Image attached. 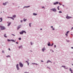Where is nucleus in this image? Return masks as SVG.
<instances>
[{"label":"nucleus","instance_id":"62","mask_svg":"<svg viewBox=\"0 0 73 73\" xmlns=\"http://www.w3.org/2000/svg\"><path fill=\"white\" fill-rule=\"evenodd\" d=\"M30 52H32V51H31V50H30Z\"/></svg>","mask_w":73,"mask_h":73},{"label":"nucleus","instance_id":"25","mask_svg":"<svg viewBox=\"0 0 73 73\" xmlns=\"http://www.w3.org/2000/svg\"><path fill=\"white\" fill-rule=\"evenodd\" d=\"M69 31H67L66 33H67V34H68V33H69Z\"/></svg>","mask_w":73,"mask_h":73},{"label":"nucleus","instance_id":"26","mask_svg":"<svg viewBox=\"0 0 73 73\" xmlns=\"http://www.w3.org/2000/svg\"><path fill=\"white\" fill-rule=\"evenodd\" d=\"M31 23H30L29 24V27H31Z\"/></svg>","mask_w":73,"mask_h":73},{"label":"nucleus","instance_id":"37","mask_svg":"<svg viewBox=\"0 0 73 73\" xmlns=\"http://www.w3.org/2000/svg\"><path fill=\"white\" fill-rule=\"evenodd\" d=\"M66 36H68V34H65Z\"/></svg>","mask_w":73,"mask_h":73},{"label":"nucleus","instance_id":"51","mask_svg":"<svg viewBox=\"0 0 73 73\" xmlns=\"http://www.w3.org/2000/svg\"><path fill=\"white\" fill-rule=\"evenodd\" d=\"M7 17V18H10H10L11 17Z\"/></svg>","mask_w":73,"mask_h":73},{"label":"nucleus","instance_id":"3","mask_svg":"<svg viewBox=\"0 0 73 73\" xmlns=\"http://www.w3.org/2000/svg\"><path fill=\"white\" fill-rule=\"evenodd\" d=\"M16 68L17 70H19V69H20V68H19V64H17L16 65Z\"/></svg>","mask_w":73,"mask_h":73},{"label":"nucleus","instance_id":"59","mask_svg":"<svg viewBox=\"0 0 73 73\" xmlns=\"http://www.w3.org/2000/svg\"><path fill=\"white\" fill-rule=\"evenodd\" d=\"M9 50H10V48H9Z\"/></svg>","mask_w":73,"mask_h":73},{"label":"nucleus","instance_id":"20","mask_svg":"<svg viewBox=\"0 0 73 73\" xmlns=\"http://www.w3.org/2000/svg\"><path fill=\"white\" fill-rule=\"evenodd\" d=\"M20 27L18 26L17 27V30H19V29H20Z\"/></svg>","mask_w":73,"mask_h":73},{"label":"nucleus","instance_id":"61","mask_svg":"<svg viewBox=\"0 0 73 73\" xmlns=\"http://www.w3.org/2000/svg\"><path fill=\"white\" fill-rule=\"evenodd\" d=\"M50 62L51 63H52V61H50Z\"/></svg>","mask_w":73,"mask_h":73},{"label":"nucleus","instance_id":"30","mask_svg":"<svg viewBox=\"0 0 73 73\" xmlns=\"http://www.w3.org/2000/svg\"><path fill=\"white\" fill-rule=\"evenodd\" d=\"M6 57H11V56H10L9 55H8L7 56H6Z\"/></svg>","mask_w":73,"mask_h":73},{"label":"nucleus","instance_id":"14","mask_svg":"<svg viewBox=\"0 0 73 73\" xmlns=\"http://www.w3.org/2000/svg\"><path fill=\"white\" fill-rule=\"evenodd\" d=\"M27 19H26L25 18H24L23 19V21H25H25H27Z\"/></svg>","mask_w":73,"mask_h":73},{"label":"nucleus","instance_id":"10","mask_svg":"<svg viewBox=\"0 0 73 73\" xmlns=\"http://www.w3.org/2000/svg\"><path fill=\"white\" fill-rule=\"evenodd\" d=\"M7 2H6L5 3H3V5H7Z\"/></svg>","mask_w":73,"mask_h":73},{"label":"nucleus","instance_id":"56","mask_svg":"<svg viewBox=\"0 0 73 73\" xmlns=\"http://www.w3.org/2000/svg\"><path fill=\"white\" fill-rule=\"evenodd\" d=\"M71 49H73V47H71Z\"/></svg>","mask_w":73,"mask_h":73},{"label":"nucleus","instance_id":"38","mask_svg":"<svg viewBox=\"0 0 73 73\" xmlns=\"http://www.w3.org/2000/svg\"><path fill=\"white\" fill-rule=\"evenodd\" d=\"M31 45H32V42H31Z\"/></svg>","mask_w":73,"mask_h":73},{"label":"nucleus","instance_id":"32","mask_svg":"<svg viewBox=\"0 0 73 73\" xmlns=\"http://www.w3.org/2000/svg\"><path fill=\"white\" fill-rule=\"evenodd\" d=\"M53 44H54V43H52L51 45V46H53Z\"/></svg>","mask_w":73,"mask_h":73},{"label":"nucleus","instance_id":"9","mask_svg":"<svg viewBox=\"0 0 73 73\" xmlns=\"http://www.w3.org/2000/svg\"><path fill=\"white\" fill-rule=\"evenodd\" d=\"M42 52H44V50H45V47H44V48L42 49Z\"/></svg>","mask_w":73,"mask_h":73},{"label":"nucleus","instance_id":"21","mask_svg":"<svg viewBox=\"0 0 73 73\" xmlns=\"http://www.w3.org/2000/svg\"><path fill=\"white\" fill-rule=\"evenodd\" d=\"M25 62H27L28 64V65H29V62H28V61H26Z\"/></svg>","mask_w":73,"mask_h":73},{"label":"nucleus","instance_id":"19","mask_svg":"<svg viewBox=\"0 0 73 73\" xmlns=\"http://www.w3.org/2000/svg\"><path fill=\"white\" fill-rule=\"evenodd\" d=\"M11 22H9L8 23V26H9V25H11Z\"/></svg>","mask_w":73,"mask_h":73},{"label":"nucleus","instance_id":"48","mask_svg":"<svg viewBox=\"0 0 73 73\" xmlns=\"http://www.w3.org/2000/svg\"><path fill=\"white\" fill-rule=\"evenodd\" d=\"M42 8H44V6L42 7Z\"/></svg>","mask_w":73,"mask_h":73},{"label":"nucleus","instance_id":"36","mask_svg":"<svg viewBox=\"0 0 73 73\" xmlns=\"http://www.w3.org/2000/svg\"><path fill=\"white\" fill-rule=\"evenodd\" d=\"M2 53H4V50L2 51Z\"/></svg>","mask_w":73,"mask_h":73},{"label":"nucleus","instance_id":"18","mask_svg":"<svg viewBox=\"0 0 73 73\" xmlns=\"http://www.w3.org/2000/svg\"><path fill=\"white\" fill-rule=\"evenodd\" d=\"M11 41H12L13 42H15V40H14L13 39L11 40Z\"/></svg>","mask_w":73,"mask_h":73},{"label":"nucleus","instance_id":"35","mask_svg":"<svg viewBox=\"0 0 73 73\" xmlns=\"http://www.w3.org/2000/svg\"><path fill=\"white\" fill-rule=\"evenodd\" d=\"M59 5H62V4H61V3H60V2L59 3Z\"/></svg>","mask_w":73,"mask_h":73},{"label":"nucleus","instance_id":"31","mask_svg":"<svg viewBox=\"0 0 73 73\" xmlns=\"http://www.w3.org/2000/svg\"><path fill=\"white\" fill-rule=\"evenodd\" d=\"M18 39L19 40H21V38H19Z\"/></svg>","mask_w":73,"mask_h":73},{"label":"nucleus","instance_id":"24","mask_svg":"<svg viewBox=\"0 0 73 73\" xmlns=\"http://www.w3.org/2000/svg\"><path fill=\"white\" fill-rule=\"evenodd\" d=\"M7 41H8L9 42L11 41V40H10V39H8Z\"/></svg>","mask_w":73,"mask_h":73},{"label":"nucleus","instance_id":"33","mask_svg":"<svg viewBox=\"0 0 73 73\" xmlns=\"http://www.w3.org/2000/svg\"><path fill=\"white\" fill-rule=\"evenodd\" d=\"M47 68H48L49 69H50V68L49 67L47 66Z\"/></svg>","mask_w":73,"mask_h":73},{"label":"nucleus","instance_id":"46","mask_svg":"<svg viewBox=\"0 0 73 73\" xmlns=\"http://www.w3.org/2000/svg\"><path fill=\"white\" fill-rule=\"evenodd\" d=\"M21 23H23V21L21 20Z\"/></svg>","mask_w":73,"mask_h":73},{"label":"nucleus","instance_id":"43","mask_svg":"<svg viewBox=\"0 0 73 73\" xmlns=\"http://www.w3.org/2000/svg\"><path fill=\"white\" fill-rule=\"evenodd\" d=\"M12 20H14V18H12Z\"/></svg>","mask_w":73,"mask_h":73},{"label":"nucleus","instance_id":"45","mask_svg":"<svg viewBox=\"0 0 73 73\" xmlns=\"http://www.w3.org/2000/svg\"><path fill=\"white\" fill-rule=\"evenodd\" d=\"M73 29V27H72L71 29V30H72V29Z\"/></svg>","mask_w":73,"mask_h":73},{"label":"nucleus","instance_id":"2","mask_svg":"<svg viewBox=\"0 0 73 73\" xmlns=\"http://www.w3.org/2000/svg\"><path fill=\"white\" fill-rule=\"evenodd\" d=\"M25 33V34L27 33L26 31H22L21 32H19V33L20 35H23V33Z\"/></svg>","mask_w":73,"mask_h":73},{"label":"nucleus","instance_id":"17","mask_svg":"<svg viewBox=\"0 0 73 73\" xmlns=\"http://www.w3.org/2000/svg\"><path fill=\"white\" fill-rule=\"evenodd\" d=\"M5 35H6V34H5V35H4V37H5L6 38H7V36Z\"/></svg>","mask_w":73,"mask_h":73},{"label":"nucleus","instance_id":"34","mask_svg":"<svg viewBox=\"0 0 73 73\" xmlns=\"http://www.w3.org/2000/svg\"><path fill=\"white\" fill-rule=\"evenodd\" d=\"M16 44H19V42H16Z\"/></svg>","mask_w":73,"mask_h":73},{"label":"nucleus","instance_id":"16","mask_svg":"<svg viewBox=\"0 0 73 73\" xmlns=\"http://www.w3.org/2000/svg\"><path fill=\"white\" fill-rule=\"evenodd\" d=\"M33 15H34V16H36V15H37V14L36 13H33Z\"/></svg>","mask_w":73,"mask_h":73},{"label":"nucleus","instance_id":"11","mask_svg":"<svg viewBox=\"0 0 73 73\" xmlns=\"http://www.w3.org/2000/svg\"><path fill=\"white\" fill-rule=\"evenodd\" d=\"M47 45L48 46H51L50 43V42H49L47 44Z\"/></svg>","mask_w":73,"mask_h":73},{"label":"nucleus","instance_id":"53","mask_svg":"<svg viewBox=\"0 0 73 73\" xmlns=\"http://www.w3.org/2000/svg\"><path fill=\"white\" fill-rule=\"evenodd\" d=\"M35 65H38V64H37L35 63Z\"/></svg>","mask_w":73,"mask_h":73},{"label":"nucleus","instance_id":"29","mask_svg":"<svg viewBox=\"0 0 73 73\" xmlns=\"http://www.w3.org/2000/svg\"><path fill=\"white\" fill-rule=\"evenodd\" d=\"M59 7H60L59 6H58L57 7V9H58V10H60V9H59Z\"/></svg>","mask_w":73,"mask_h":73},{"label":"nucleus","instance_id":"54","mask_svg":"<svg viewBox=\"0 0 73 73\" xmlns=\"http://www.w3.org/2000/svg\"><path fill=\"white\" fill-rule=\"evenodd\" d=\"M12 18H13L12 17H10V19H12Z\"/></svg>","mask_w":73,"mask_h":73},{"label":"nucleus","instance_id":"63","mask_svg":"<svg viewBox=\"0 0 73 73\" xmlns=\"http://www.w3.org/2000/svg\"><path fill=\"white\" fill-rule=\"evenodd\" d=\"M72 66H73V64H72Z\"/></svg>","mask_w":73,"mask_h":73},{"label":"nucleus","instance_id":"5","mask_svg":"<svg viewBox=\"0 0 73 73\" xmlns=\"http://www.w3.org/2000/svg\"><path fill=\"white\" fill-rule=\"evenodd\" d=\"M66 19H71L72 18V17H69L68 16H67L66 17Z\"/></svg>","mask_w":73,"mask_h":73},{"label":"nucleus","instance_id":"60","mask_svg":"<svg viewBox=\"0 0 73 73\" xmlns=\"http://www.w3.org/2000/svg\"><path fill=\"white\" fill-rule=\"evenodd\" d=\"M52 52H54V51H53V50H52Z\"/></svg>","mask_w":73,"mask_h":73},{"label":"nucleus","instance_id":"50","mask_svg":"<svg viewBox=\"0 0 73 73\" xmlns=\"http://www.w3.org/2000/svg\"><path fill=\"white\" fill-rule=\"evenodd\" d=\"M67 42H69L70 41H69V40H68V41H67Z\"/></svg>","mask_w":73,"mask_h":73},{"label":"nucleus","instance_id":"42","mask_svg":"<svg viewBox=\"0 0 73 73\" xmlns=\"http://www.w3.org/2000/svg\"><path fill=\"white\" fill-rule=\"evenodd\" d=\"M12 20H14V18H12Z\"/></svg>","mask_w":73,"mask_h":73},{"label":"nucleus","instance_id":"47","mask_svg":"<svg viewBox=\"0 0 73 73\" xmlns=\"http://www.w3.org/2000/svg\"><path fill=\"white\" fill-rule=\"evenodd\" d=\"M25 73H29V72H25Z\"/></svg>","mask_w":73,"mask_h":73},{"label":"nucleus","instance_id":"6","mask_svg":"<svg viewBox=\"0 0 73 73\" xmlns=\"http://www.w3.org/2000/svg\"><path fill=\"white\" fill-rule=\"evenodd\" d=\"M51 11H53L54 12H56V10L55 8L52 9H51Z\"/></svg>","mask_w":73,"mask_h":73},{"label":"nucleus","instance_id":"13","mask_svg":"<svg viewBox=\"0 0 73 73\" xmlns=\"http://www.w3.org/2000/svg\"><path fill=\"white\" fill-rule=\"evenodd\" d=\"M19 49H20L21 48H23V46H22V45H21L20 46H19L18 47Z\"/></svg>","mask_w":73,"mask_h":73},{"label":"nucleus","instance_id":"57","mask_svg":"<svg viewBox=\"0 0 73 73\" xmlns=\"http://www.w3.org/2000/svg\"><path fill=\"white\" fill-rule=\"evenodd\" d=\"M32 64H33V65H34V64H35V63H32Z\"/></svg>","mask_w":73,"mask_h":73},{"label":"nucleus","instance_id":"27","mask_svg":"<svg viewBox=\"0 0 73 73\" xmlns=\"http://www.w3.org/2000/svg\"><path fill=\"white\" fill-rule=\"evenodd\" d=\"M69 70H70V71H71L72 72V69H71V68H70Z\"/></svg>","mask_w":73,"mask_h":73},{"label":"nucleus","instance_id":"8","mask_svg":"<svg viewBox=\"0 0 73 73\" xmlns=\"http://www.w3.org/2000/svg\"><path fill=\"white\" fill-rule=\"evenodd\" d=\"M62 67H63L64 68V69H68V67L66 68L65 66H62Z\"/></svg>","mask_w":73,"mask_h":73},{"label":"nucleus","instance_id":"12","mask_svg":"<svg viewBox=\"0 0 73 73\" xmlns=\"http://www.w3.org/2000/svg\"><path fill=\"white\" fill-rule=\"evenodd\" d=\"M31 6H25L23 7V9H24V8H29V7H30Z\"/></svg>","mask_w":73,"mask_h":73},{"label":"nucleus","instance_id":"28","mask_svg":"<svg viewBox=\"0 0 73 73\" xmlns=\"http://www.w3.org/2000/svg\"><path fill=\"white\" fill-rule=\"evenodd\" d=\"M59 13H62V11H59Z\"/></svg>","mask_w":73,"mask_h":73},{"label":"nucleus","instance_id":"7","mask_svg":"<svg viewBox=\"0 0 73 73\" xmlns=\"http://www.w3.org/2000/svg\"><path fill=\"white\" fill-rule=\"evenodd\" d=\"M58 2L57 1L55 3H54L53 4L54 5H57V4H58Z\"/></svg>","mask_w":73,"mask_h":73},{"label":"nucleus","instance_id":"41","mask_svg":"<svg viewBox=\"0 0 73 73\" xmlns=\"http://www.w3.org/2000/svg\"><path fill=\"white\" fill-rule=\"evenodd\" d=\"M41 62H44V61H43V60H41Z\"/></svg>","mask_w":73,"mask_h":73},{"label":"nucleus","instance_id":"39","mask_svg":"<svg viewBox=\"0 0 73 73\" xmlns=\"http://www.w3.org/2000/svg\"><path fill=\"white\" fill-rule=\"evenodd\" d=\"M54 48H56V45H54Z\"/></svg>","mask_w":73,"mask_h":73},{"label":"nucleus","instance_id":"22","mask_svg":"<svg viewBox=\"0 0 73 73\" xmlns=\"http://www.w3.org/2000/svg\"><path fill=\"white\" fill-rule=\"evenodd\" d=\"M50 62V61L48 60L46 62L47 64H48V62Z\"/></svg>","mask_w":73,"mask_h":73},{"label":"nucleus","instance_id":"1","mask_svg":"<svg viewBox=\"0 0 73 73\" xmlns=\"http://www.w3.org/2000/svg\"><path fill=\"white\" fill-rule=\"evenodd\" d=\"M0 28L1 31H3V30H5V29H6V28H5V27L3 26L0 25Z\"/></svg>","mask_w":73,"mask_h":73},{"label":"nucleus","instance_id":"40","mask_svg":"<svg viewBox=\"0 0 73 73\" xmlns=\"http://www.w3.org/2000/svg\"><path fill=\"white\" fill-rule=\"evenodd\" d=\"M12 36H15V35L14 34H12Z\"/></svg>","mask_w":73,"mask_h":73},{"label":"nucleus","instance_id":"58","mask_svg":"<svg viewBox=\"0 0 73 73\" xmlns=\"http://www.w3.org/2000/svg\"><path fill=\"white\" fill-rule=\"evenodd\" d=\"M40 30H42V29H40Z\"/></svg>","mask_w":73,"mask_h":73},{"label":"nucleus","instance_id":"15","mask_svg":"<svg viewBox=\"0 0 73 73\" xmlns=\"http://www.w3.org/2000/svg\"><path fill=\"white\" fill-rule=\"evenodd\" d=\"M1 20L0 21V22H1L3 21V18H0V20Z\"/></svg>","mask_w":73,"mask_h":73},{"label":"nucleus","instance_id":"55","mask_svg":"<svg viewBox=\"0 0 73 73\" xmlns=\"http://www.w3.org/2000/svg\"><path fill=\"white\" fill-rule=\"evenodd\" d=\"M12 18H13L12 17H10V19H12Z\"/></svg>","mask_w":73,"mask_h":73},{"label":"nucleus","instance_id":"44","mask_svg":"<svg viewBox=\"0 0 73 73\" xmlns=\"http://www.w3.org/2000/svg\"><path fill=\"white\" fill-rule=\"evenodd\" d=\"M51 28H53V27L52 26H51Z\"/></svg>","mask_w":73,"mask_h":73},{"label":"nucleus","instance_id":"64","mask_svg":"<svg viewBox=\"0 0 73 73\" xmlns=\"http://www.w3.org/2000/svg\"><path fill=\"white\" fill-rule=\"evenodd\" d=\"M71 73H73V72H72V71L71 72Z\"/></svg>","mask_w":73,"mask_h":73},{"label":"nucleus","instance_id":"23","mask_svg":"<svg viewBox=\"0 0 73 73\" xmlns=\"http://www.w3.org/2000/svg\"><path fill=\"white\" fill-rule=\"evenodd\" d=\"M16 15H13V17H14V18H15V17H16Z\"/></svg>","mask_w":73,"mask_h":73},{"label":"nucleus","instance_id":"49","mask_svg":"<svg viewBox=\"0 0 73 73\" xmlns=\"http://www.w3.org/2000/svg\"><path fill=\"white\" fill-rule=\"evenodd\" d=\"M52 29V30H54V28H53Z\"/></svg>","mask_w":73,"mask_h":73},{"label":"nucleus","instance_id":"52","mask_svg":"<svg viewBox=\"0 0 73 73\" xmlns=\"http://www.w3.org/2000/svg\"><path fill=\"white\" fill-rule=\"evenodd\" d=\"M62 5L63 7H65V6L64 5Z\"/></svg>","mask_w":73,"mask_h":73},{"label":"nucleus","instance_id":"4","mask_svg":"<svg viewBox=\"0 0 73 73\" xmlns=\"http://www.w3.org/2000/svg\"><path fill=\"white\" fill-rule=\"evenodd\" d=\"M19 66L21 67V68H23V64L21 62L19 63Z\"/></svg>","mask_w":73,"mask_h":73}]
</instances>
